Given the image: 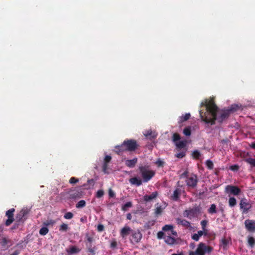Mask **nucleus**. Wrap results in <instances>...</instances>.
Instances as JSON below:
<instances>
[{
	"instance_id": "nucleus-1",
	"label": "nucleus",
	"mask_w": 255,
	"mask_h": 255,
	"mask_svg": "<svg viewBox=\"0 0 255 255\" xmlns=\"http://www.w3.org/2000/svg\"><path fill=\"white\" fill-rule=\"evenodd\" d=\"M205 106L206 112L200 111V116L202 120L207 124L211 125L215 124L217 120L219 123H222L224 121L228 118L231 114L234 113L239 110H243L240 104H233L226 109H224L218 114L219 109L215 103L211 101L208 103L206 101L205 103L202 102L201 106Z\"/></svg>"
},
{
	"instance_id": "nucleus-2",
	"label": "nucleus",
	"mask_w": 255,
	"mask_h": 255,
	"mask_svg": "<svg viewBox=\"0 0 255 255\" xmlns=\"http://www.w3.org/2000/svg\"><path fill=\"white\" fill-rule=\"evenodd\" d=\"M139 170L143 182H148L155 174V171L148 169L145 166H139Z\"/></svg>"
},
{
	"instance_id": "nucleus-3",
	"label": "nucleus",
	"mask_w": 255,
	"mask_h": 255,
	"mask_svg": "<svg viewBox=\"0 0 255 255\" xmlns=\"http://www.w3.org/2000/svg\"><path fill=\"white\" fill-rule=\"evenodd\" d=\"M213 250L212 247L204 243H200L196 250V255H205L206 254H210Z\"/></svg>"
},
{
	"instance_id": "nucleus-4",
	"label": "nucleus",
	"mask_w": 255,
	"mask_h": 255,
	"mask_svg": "<svg viewBox=\"0 0 255 255\" xmlns=\"http://www.w3.org/2000/svg\"><path fill=\"white\" fill-rule=\"evenodd\" d=\"M124 145H126V149L128 151H134L137 149L139 146L137 141L134 139H126L124 141Z\"/></svg>"
},
{
	"instance_id": "nucleus-5",
	"label": "nucleus",
	"mask_w": 255,
	"mask_h": 255,
	"mask_svg": "<svg viewBox=\"0 0 255 255\" xmlns=\"http://www.w3.org/2000/svg\"><path fill=\"white\" fill-rule=\"evenodd\" d=\"M200 212V208L196 207L195 208L185 210L183 212V216L185 217H187L190 219L193 218H196L198 216Z\"/></svg>"
},
{
	"instance_id": "nucleus-6",
	"label": "nucleus",
	"mask_w": 255,
	"mask_h": 255,
	"mask_svg": "<svg viewBox=\"0 0 255 255\" xmlns=\"http://www.w3.org/2000/svg\"><path fill=\"white\" fill-rule=\"evenodd\" d=\"M240 209L243 210V212L246 213L252 208V204L248 201L246 198H243L241 200L240 203Z\"/></svg>"
},
{
	"instance_id": "nucleus-7",
	"label": "nucleus",
	"mask_w": 255,
	"mask_h": 255,
	"mask_svg": "<svg viewBox=\"0 0 255 255\" xmlns=\"http://www.w3.org/2000/svg\"><path fill=\"white\" fill-rule=\"evenodd\" d=\"M142 237V234L139 230H132L131 233V238L130 240L132 243H138L140 241Z\"/></svg>"
},
{
	"instance_id": "nucleus-8",
	"label": "nucleus",
	"mask_w": 255,
	"mask_h": 255,
	"mask_svg": "<svg viewBox=\"0 0 255 255\" xmlns=\"http://www.w3.org/2000/svg\"><path fill=\"white\" fill-rule=\"evenodd\" d=\"M198 178L195 174H192L188 177L186 180L187 185L192 188H195L197 184Z\"/></svg>"
},
{
	"instance_id": "nucleus-9",
	"label": "nucleus",
	"mask_w": 255,
	"mask_h": 255,
	"mask_svg": "<svg viewBox=\"0 0 255 255\" xmlns=\"http://www.w3.org/2000/svg\"><path fill=\"white\" fill-rule=\"evenodd\" d=\"M245 226L246 229L250 232H255V221L247 219L245 221Z\"/></svg>"
},
{
	"instance_id": "nucleus-10",
	"label": "nucleus",
	"mask_w": 255,
	"mask_h": 255,
	"mask_svg": "<svg viewBox=\"0 0 255 255\" xmlns=\"http://www.w3.org/2000/svg\"><path fill=\"white\" fill-rule=\"evenodd\" d=\"M14 211V209L11 208L6 212V216L8 218L5 223V224L6 226H9L13 222V213Z\"/></svg>"
},
{
	"instance_id": "nucleus-11",
	"label": "nucleus",
	"mask_w": 255,
	"mask_h": 255,
	"mask_svg": "<svg viewBox=\"0 0 255 255\" xmlns=\"http://www.w3.org/2000/svg\"><path fill=\"white\" fill-rule=\"evenodd\" d=\"M226 192L234 195H238L241 192V189L236 186L228 185L226 187Z\"/></svg>"
},
{
	"instance_id": "nucleus-12",
	"label": "nucleus",
	"mask_w": 255,
	"mask_h": 255,
	"mask_svg": "<svg viewBox=\"0 0 255 255\" xmlns=\"http://www.w3.org/2000/svg\"><path fill=\"white\" fill-rule=\"evenodd\" d=\"M158 195V193L157 191H154L151 193L150 195H145L143 197V199L145 202H148L152 201L155 199Z\"/></svg>"
},
{
	"instance_id": "nucleus-13",
	"label": "nucleus",
	"mask_w": 255,
	"mask_h": 255,
	"mask_svg": "<svg viewBox=\"0 0 255 255\" xmlns=\"http://www.w3.org/2000/svg\"><path fill=\"white\" fill-rule=\"evenodd\" d=\"M132 230L128 226H125L120 231V235L123 239H126V238L131 235Z\"/></svg>"
},
{
	"instance_id": "nucleus-14",
	"label": "nucleus",
	"mask_w": 255,
	"mask_h": 255,
	"mask_svg": "<svg viewBox=\"0 0 255 255\" xmlns=\"http://www.w3.org/2000/svg\"><path fill=\"white\" fill-rule=\"evenodd\" d=\"M128 151L126 145H124V142L121 145H116L115 147L114 151L118 155H122L125 151Z\"/></svg>"
},
{
	"instance_id": "nucleus-15",
	"label": "nucleus",
	"mask_w": 255,
	"mask_h": 255,
	"mask_svg": "<svg viewBox=\"0 0 255 255\" xmlns=\"http://www.w3.org/2000/svg\"><path fill=\"white\" fill-rule=\"evenodd\" d=\"M81 251V249L75 246H70L66 249V252L68 255L76 254Z\"/></svg>"
},
{
	"instance_id": "nucleus-16",
	"label": "nucleus",
	"mask_w": 255,
	"mask_h": 255,
	"mask_svg": "<svg viewBox=\"0 0 255 255\" xmlns=\"http://www.w3.org/2000/svg\"><path fill=\"white\" fill-rule=\"evenodd\" d=\"M82 196V193L81 191L78 190H74L71 191L69 193V198L72 199H76L81 198Z\"/></svg>"
},
{
	"instance_id": "nucleus-17",
	"label": "nucleus",
	"mask_w": 255,
	"mask_h": 255,
	"mask_svg": "<svg viewBox=\"0 0 255 255\" xmlns=\"http://www.w3.org/2000/svg\"><path fill=\"white\" fill-rule=\"evenodd\" d=\"M129 183L136 186H139L142 184L143 181L139 178L134 177L129 179Z\"/></svg>"
},
{
	"instance_id": "nucleus-18",
	"label": "nucleus",
	"mask_w": 255,
	"mask_h": 255,
	"mask_svg": "<svg viewBox=\"0 0 255 255\" xmlns=\"http://www.w3.org/2000/svg\"><path fill=\"white\" fill-rule=\"evenodd\" d=\"M181 192L182 190L180 188H176L173 192V194L172 196V199L175 201H178L181 195Z\"/></svg>"
},
{
	"instance_id": "nucleus-19",
	"label": "nucleus",
	"mask_w": 255,
	"mask_h": 255,
	"mask_svg": "<svg viewBox=\"0 0 255 255\" xmlns=\"http://www.w3.org/2000/svg\"><path fill=\"white\" fill-rule=\"evenodd\" d=\"M11 242L10 240L6 238L3 237L0 239V245L4 250L8 249V246H7V244Z\"/></svg>"
},
{
	"instance_id": "nucleus-20",
	"label": "nucleus",
	"mask_w": 255,
	"mask_h": 255,
	"mask_svg": "<svg viewBox=\"0 0 255 255\" xmlns=\"http://www.w3.org/2000/svg\"><path fill=\"white\" fill-rule=\"evenodd\" d=\"M176 222L177 224L181 225L186 228H189L191 226V223L189 221L181 218H177Z\"/></svg>"
},
{
	"instance_id": "nucleus-21",
	"label": "nucleus",
	"mask_w": 255,
	"mask_h": 255,
	"mask_svg": "<svg viewBox=\"0 0 255 255\" xmlns=\"http://www.w3.org/2000/svg\"><path fill=\"white\" fill-rule=\"evenodd\" d=\"M137 158L135 157L132 159H128L126 160L125 164L129 168H133L135 166V164L137 163Z\"/></svg>"
},
{
	"instance_id": "nucleus-22",
	"label": "nucleus",
	"mask_w": 255,
	"mask_h": 255,
	"mask_svg": "<svg viewBox=\"0 0 255 255\" xmlns=\"http://www.w3.org/2000/svg\"><path fill=\"white\" fill-rule=\"evenodd\" d=\"M186 144V140H182L178 142L177 141L175 143L176 149L178 150V151H180L181 149L184 148L185 147Z\"/></svg>"
},
{
	"instance_id": "nucleus-23",
	"label": "nucleus",
	"mask_w": 255,
	"mask_h": 255,
	"mask_svg": "<svg viewBox=\"0 0 255 255\" xmlns=\"http://www.w3.org/2000/svg\"><path fill=\"white\" fill-rule=\"evenodd\" d=\"M144 135L150 139H154L157 136V134L155 132H152L151 130L145 131Z\"/></svg>"
},
{
	"instance_id": "nucleus-24",
	"label": "nucleus",
	"mask_w": 255,
	"mask_h": 255,
	"mask_svg": "<svg viewBox=\"0 0 255 255\" xmlns=\"http://www.w3.org/2000/svg\"><path fill=\"white\" fill-rule=\"evenodd\" d=\"M95 184V181L93 179H88L87 180V183L84 184L83 185V187L85 189H90L91 187H93Z\"/></svg>"
},
{
	"instance_id": "nucleus-25",
	"label": "nucleus",
	"mask_w": 255,
	"mask_h": 255,
	"mask_svg": "<svg viewBox=\"0 0 255 255\" xmlns=\"http://www.w3.org/2000/svg\"><path fill=\"white\" fill-rule=\"evenodd\" d=\"M230 240H228L226 238H223L221 240V246H223L224 249H226L228 245L229 244Z\"/></svg>"
},
{
	"instance_id": "nucleus-26",
	"label": "nucleus",
	"mask_w": 255,
	"mask_h": 255,
	"mask_svg": "<svg viewBox=\"0 0 255 255\" xmlns=\"http://www.w3.org/2000/svg\"><path fill=\"white\" fill-rule=\"evenodd\" d=\"M165 241L169 245H173L175 242V239L170 236H168L165 238Z\"/></svg>"
},
{
	"instance_id": "nucleus-27",
	"label": "nucleus",
	"mask_w": 255,
	"mask_h": 255,
	"mask_svg": "<svg viewBox=\"0 0 255 255\" xmlns=\"http://www.w3.org/2000/svg\"><path fill=\"white\" fill-rule=\"evenodd\" d=\"M208 212L210 214H215L217 212L216 206L215 204H212L208 210Z\"/></svg>"
},
{
	"instance_id": "nucleus-28",
	"label": "nucleus",
	"mask_w": 255,
	"mask_h": 255,
	"mask_svg": "<svg viewBox=\"0 0 255 255\" xmlns=\"http://www.w3.org/2000/svg\"><path fill=\"white\" fill-rule=\"evenodd\" d=\"M155 220H149L145 223L144 227L145 228L149 229L155 224Z\"/></svg>"
},
{
	"instance_id": "nucleus-29",
	"label": "nucleus",
	"mask_w": 255,
	"mask_h": 255,
	"mask_svg": "<svg viewBox=\"0 0 255 255\" xmlns=\"http://www.w3.org/2000/svg\"><path fill=\"white\" fill-rule=\"evenodd\" d=\"M87 250L91 255H95V247H92L91 244L87 245Z\"/></svg>"
},
{
	"instance_id": "nucleus-30",
	"label": "nucleus",
	"mask_w": 255,
	"mask_h": 255,
	"mask_svg": "<svg viewBox=\"0 0 255 255\" xmlns=\"http://www.w3.org/2000/svg\"><path fill=\"white\" fill-rule=\"evenodd\" d=\"M245 161L250 164L252 167H255V159L251 157L247 158Z\"/></svg>"
},
{
	"instance_id": "nucleus-31",
	"label": "nucleus",
	"mask_w": 255,
	"mask_h": 255,
	"mask_svg": "<svg viewBox=\"0 0 255 255\" xmlns=\"http://www.w3.org/2000/svg\"><path fill=\"white\" fill-rule=\"evenodd\" d=\"M132 206V204L131 202H127L122 207V210L124 211H126L128 210V208L131 207Z\"/></svg>"
},
{
	"instance_id": "nucleus-32",
	"label": "nucleus",
	"mask_w": 255,
	"mask_h": 255,
	"mask_svg": "<svg viewBox=\"0 0 255 255\" xmlns=\"http://www.w3.org/2000/svg\"><path fill=\"white\" fill-rule=\"evenodd\" d=\"M186 150L184 149L175 154V156L178 158H182L186 155Z\"/></svg>"
},
{
	"instance_id": "nucleus-33",
	"label": "nucleus",
	"mask_w": 255,
	"mask_h": 255,
	"mask_svg": "<svg viewBox=\"0 0 255 255\" xmlns=\"http://www.w3.org/2000/svg\"><path fill=\"white\" fill-rule=\"evenodd\" d=\"M24 221L25 220H24V217H23L22 214H21V212H19V213L16 216V222L23 223Z\"/></svg>"
},
{
	"instance_id": "nucleus-34",
	"label": "nucleus",
	"mask_w": 255,
	"mask_h": 255,
	"mask_svg": "<svg viewBox=\"0 0 255 255\" xmlns=\"http://www.w3.org/2000/svg\"><path fill=\"white\" fill-rule=\"evenodd\" d=\"M229 204L230 207H234L237 204L236 198L235 197H230L229 200Z\"/></svg>"
},
{
	"instance_id": "nucleus-35",
	"label": "nucleus",
	"mask_w": 255,
	"mask_h": 255,
	"mask_svg": "<svg viewBox=\"0 0 255 255\" xmlns=\"http://www.w3.org/2000/svg\"><path fill=\"white\" fill-rule=\"evenodd\" d=\"M86 206V202L84 200L79 201L76 205L77 208H82Z\"/></svg>"
},
{
	"instance_id": "nucleus-36",
	"label": "nucleus",
	"mask_w": 255,
	"mask_h": 255,
	"mask_svg": "<svg viewBox=\"0 0 255 255\" xmlns=\"http://www.w3.org/2000/svg\"><path fill=\"white\" fill-rule=\"evenodd\" d=\"M68 229V225L63 223L61 224L59 230L61 232H66Z\"/></svg>"
},
{
	"instance_id": "nucleus-37",
	"label": "nucleus",
	"mask_w": 255,
	"mask_h": 255,
	"mask_svg": "<svg viewBox=\"0 0 255 255\" xmlns=\"http://www.w3.org/2000/svg\"><path fill=\"white\" fill-rule=\"evenodd\" d=\"M162 230L163 231H171L172 229H173V226L171 225H166L162 227Z\"/></svg>"
},
{
	"instance_id": "nucleus-38",
	"label": "nucleus",
	"mask_w": 255,
	"mask_h": 255,
	"mask_svg": "<svg viewBox=\"0 0 255 255\" xmlns=\"http://www.w3.org/2000/svg\"><path fill=\"white\" fill-rule=\"evenodd\" d=\"M248 244L251 247H253L255 245V239L253 237H250L248 238Z\"/></svg>"
},
{
	"instance_id": "nucleus-39",
	"label": "nucleus",
	"mask_w": 255,
	"mask_h": 255,
	"mask_svg": "<svg viewBox=\"0 0 255 255\" xmlns=\"http://www.w3.org/2000/svg\"><path fill=\"white\" fill-rule=\"evenodd\" d=\"M180 138H181V137H180V135H179V134H178L177 133H174L173 134L172 140L175 143H176V142L179 141L180 139Z\"/></svg>"
},
{
	"instance_id": "nucleus-40",
	"label": "nucleus",
	"mask_w": 255,
	"mask_h": 255,
	"mask_svg": "<svg viewBox=\"0 0 255 255\" xmlns=\"http://www.w3.org/2000/svg\"><path fill=\"white\" fill-rule=\"evenodd\" d=\"M206 165L209 169H213L214 168V164L211 160H207L206 162Z\"/></svg>"
},
{
	"instance_id": "nucleus-41",
	"label": "nucleus",
	"mask_w": 255,
	"mask_h": 255,
	"mask_svg": "<svg viewBox=\"0 0 255 255\" xmlns=\"http://www.w3.org/2000/svg\"><path fill=\"white\" fill-rule=\"evenodd\" d=\"M48 231L47 227H42L39 230V234L41 235H45L48 233Z\"/></svg>"
},
{
	"instance_id": "nucleus-42",
	"label": "nucleus",
	"mask_w": 255,
	"mask_h": 255,
	"mask_svg": "<svg viewBox=\"0 0 255 255\" xmlns=\"http://www.w3.org/2000/svg\"><path fill=\"white\" fill-rule=\"evenodd\" d=\"M200 155H201V154H200V152L197 150H194L192 153V156H193V158L196 159H199Z\"/></svg>"
},
{
	"instance_id": "nucleus-43",
	"label": "nucleus",
	"mask_w": 255,
	"mask_h": 255,
	"mask_svg": "<svg viewBox=\"0 0 255 255\" xmlns=\"http://www.w3.org/2000/svg\"><path fill=\"white\" fill-rule=\"evenodd\" d=\"M162 211L163 209L162 208L161 206H157L156 208L154 213L156 216H158L159 215H160L162 213Z\"/></svg>"
},
{
	"instance_id": "nucleus-44",
	"label": "nucleus",
	"mask_w": 255,
	"mask_h": 255,
	"mask_svg": "<svg viewBox=\"0 0 255 255\" xmlns=\"http://www.w3.org/2000/svg\"><path fill=\"white\" fill-rule=\"evenodd\" d=\"M21 214H22L24 217V220H25L27 218V216L29 213V211L27 209H22L20 211Z\"/></svg>"
},
{
	"instance_id": "nucleus-45",
	"label": "nucleus",
	"mask_w": 255,
	"mask_h": 255,
	"mask_svg": "<svg viewBox=\"0 0 255 255\" xmlns=\"http://www.w3.org/2000/svg\"><path fill=\"white\" fill-rule=\"evenodd\" d=\"M190 114L189 113L186 114L184 116L181 117V121L185 122L187 121L190 118Z\"/></svg>"
},
{
	"instance_id": "nucleus-46",
	"label": "nucleus",
	"mask_w": 255,
	"mask_h": 255,
	"mask_svg": "<svg viewBox=\"0 0 255 255\" xmlns=\"http://www.w3.org/2000/svg\"><path fill=\"white\" fill-rule=\"evenodd\" d=\"M183 133L186 136L190 135L191 133L190 128L189 127L185 128L183 130Z\"/></svg>"
},
{
	"instance_id": "nucleus-47",
	"label": "nucleus",
	"mask_w": 255,
	"mask_h": 255,
	"mask_svg": "<svg viewBox=\"0 0 255 255\" xmlns=\"http://www.w3.org/2000/svg\"><path fill=\"white\" fill-rule=\"evenodd\" d=\"M73 217V214L70 212H67L64 215V218L66 219H71Z\"/></svg>"
},
{
	"instance_id": "nucleus-48",
	"label": "nucleus",
	"mask_w": 255,
	"mask_h": 255,
	"mask_svg": "<svg viewBox=\"0 0 255 255\" xmlns=\"http://www.w3.org/2000/svg\"><path fill=\"white\" fill-rule=\"evenodd\" d=\"M104 192L103 190H99L96 193V197L98 198H101L103 196Z\"/></svg>"
},
{
	"instance_id": "nucleus-49",
	"label": "nucleus",
	"mask_w": 255,
	"mask_h": 255,
	"mask_svg": "<svg viewBox=\"0 0 255 255\" xmlns=\"http://www.w3.org/2000/svg\"><path fill=\"white\" fill-rule=\"evenodd\" d=\"M208 221L206 220H202L201 222V225L202 226V230H204L205 229H206V226L208 224Z\"/></svg>"
},
{
	"instance_id": "nucleus-50",
	"label": "nucleus",
	"mask_w": 255,
	"mask_h": 255,
	"mask_svg": "<svg viewBox=\"0 0 255 255\" xmlns=\"http://www.w3.org/2000/svg\"><path fill=\"white\" fill-rule=\"evenodd\" d=\"M158 167H163L164 164V162L160 159H158L155 162Z\"/></svg>"
},
{
	"instance_id": "nucleus-51",
	"label": "nucleus",
	"mask_w": 255,
	"mask_h": 255,
	"mask_svg": "<svg viewBox=\"0 0 255 255\" xmlns=\"http://www.w3.org/2000/svg\"><path fill=\"white\" fill-rule=\"evenodd\" d=\"M78 181H79L78 179H77L74 177H72L70 179L69 182L70 184H73L77 183Z\"/></svg>"
},
{
	"instance_id": "nucleus-52",
	"label": "nucleus",
	"mask_w": 255,
	"mask_h": 255,
	"mask_svg": "<svg viewBox=\"0 0 255 255\" xmlns=\"http://www.w3.org/2000/svg\"><path fill=\"white\" fill-rule=\"evenodd\" d=\"M200 238V237H199L197 234H194L191 237L192 239L195 241H198Z\"/></svg>"
},
{
	"instance_id": "nucleus-53",
	"label": "nucleus",
	"mask_w": 255,
	"mask_h": 255,
	"mask_svg": "<svg viewBox=\"0 0 255 255\" xmlns=\"http://www.w3.org/2000/svg\"><path fill=\"white\" fill-rule=\"evenodd\" d=\"M112 157L110 155H106L104 158V163H108L111 160Z\"/></svg>"
},
{
	"instance_id": "nucleus-54",
	"label": "nucleus",
	"mask_w": 255,
	"mask_h": 255,
	"mask_svg": "<svg viewBox=\"0 0 255 255\" xmlns=\"http://www.w3.org/2000/svg\"><path fill=\"white\" fill-rule=\"evenodd\" d=\"M104 230V226L102 224H99L97 226V230L99 232L103 231Z\"/></svg>"
},
{
	"instance_id": "nucleus-55",
	"label": "nucleus",
	"mask_w": 255,
	"mask_h": 255,
	"mask_svg": "<svg viewBox=\"0 0 255 255\" xmlns=\"http://www.w3.org/2000/svg\"><path fill=\"white\" fill-rule=\"evenodd\" d=\"M86 237L87 241L89 243H90V244H91L92 242L93 241V238L89 236L88 234L86 235Z\"/></svg>"
},
{
	"instance_id": "nucleus-56",
	"label": "nucleus",
	"mask_w": 255,
	"mask_h": 255,
	"mask_svg": "<svg viewBox=\"0 0 255 255\" xmlns=\"http://www.w3.org/2000/svg\"><path fill=\"white\" fill-rule=\"evenodd\" d=\"M55 223V222L54 221L50 220L47 221L45 223H44V224L46 226H48V225H52Z\"/></svg>"
},
{
	"instance_id": "nucleus-57",
	"label": "nucleus",
	"mask_w": 255,
	"mask_h": 255,
	"mask_svg": "<svg viewBox=\"0 0 255 255\" xmlns=\"http://www.w3.org/2000/svg\"><path fill=\"white\" fill-rule=\"evenodd\" d=\"M110 246H111V248H113V249L116 248L117 246V242L115 240L112 241L111 243Z\"/></svg>"
},
{
	"instance_id": "nucleus-58",
	"label": "nucleus",
	"mask_w": 255,
	"mask_h": 255,
	"mask_svg": "<svg viewBox=\"0 0 255 255\" xmlns=\"http://www.w3.org/2000/svg\"><path fill=\"white\" fill-rule=\"evenodd\" d=\"M109 195L110 197H114L115 196V193L112 189H110L109 191Z\"/></svg>"
},
{
	"instance_id": "nucleus-59",
	"label": "nucleus",
	"mask_w": 255,
	"mask_h": 255,
	"mask_svg": "<svg viewBox=\"0 0 255 255\" xmlns=\"http://www.w3.org/2000/svg\"><path fill=\"white\" fill-rule=\"evenodd\" d=\"M188 174V171L186 170L180 175V177L181 178L186 177L187 178Z\"/></svg>"
},
{
	"instance_id": "nucleus-60",
	"label": "nucleus",
	"mask_w": 255,
	"mask_h": 255,
	"mask_svg": "<svg viewBox=\"0 0 255 255\" xmlns=\"http://www.w3.org/2000/svg\"><path fill=\"white\" fill-rule=\"evenodd\" d=\"M164 234V233L162 231L158 232L157 233V238L158 239H161L163 237Z\"/></svg>"
},
{
	"instance_id": "nucleus-61",
	"label": "nucleus",
	"mask_w": 255,
	"mask_h": 255,
	"mask_svg": "<svg viewBox=\"0 0 255 255\" xmlns=\"http://www.w3.org/2000/svg\"><path fill=\"white\" fill-rule=\"evenodd\" d=\"M239 168V167L237 165H234L231 167V169L233 171L238 170Z\"/></svg>"
},
{
	"instance_id": "nucleus-62",
	"label": "nucleus",
	"mask_w": 255,
	"mask_h": 255,
	"mask_svg": "<svg viewBox=\"0 0 255 255\" xmlns=\"http://www.w3.org/2000/svg\"><path fill=\"white\" fill-rule=\"evenodd\" d=\"M107 167H108V163H104L103 165V170L104 172H106L107 169Z\"/></svg>"
},
{
	"instance_id": "nucleus-63",
	"label": "nucleus",
	"mask_w": 255,
	"mask_h": 255,
	"mask_svg": "<svg viewBox=\"0 0 255 255\" xmlns=\"http://www.w3.org/2000/svg\"><path fill=\"white\" fill-rule=\"evenodd\" d=\"M18 222H16V223H15L13 226L12 227V228H11V230H14V229H16L17 228H18V225H19V224L17 223Z\"/></svg>"
},
{
	"instance_id": "nucleus-64",
	"label": "nucleus",
	"mask_w": 255,
	"mask_h": 255,
	"mask_svg": "<svg viewBox=\"0 0 255 255\" xmlns=\"http://www.w3.org/2000/svg\"><path fill=\"white\" fill-rule=\"evenodd\" d=\"M250 146L253 148L255 149V142H252L250 145Z\"/></svg>"
}]
</instances>
